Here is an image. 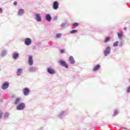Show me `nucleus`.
<instances>
[{
    "mask_svg": "<svg viewBox=\"0 0 130 130\" xmlns=\"http://www.w3.org/2000/svg\"><path fill=\"white\" fill-rule=\"evenodd\" d=\"M67 114L68 113H67V111H61L57 113V116L59 117V118H60V119H62V118H64V117L67 116Z\"/></svg>",
    "mask_w": 130,
    "mask_h": 130,
    "instance_id": "f257e3e1",
    "label": "nucleus"
},
{
    "mask_svg": "<svg viewBox=\"0 0 130 130\" xmlns=\"http://www.w3.org/2000/svg\"><path fill=\"white\" fill-rule=\"evenodd\" d=\"M111 52V47L108 46L106 48L105 50L104 51V54L105 56H108Z\"/></svg>",
    "mask_w": 130,
    "mask_h": 130,
    "instance_id": "f03ea898",
    "label": "nucleus"
},
{
    "mask_svg": "<svg viewBox=\"0 0 130 130\" xmlns=\"http://www.w3.org/2000/svg\"><path fill=\"white\" fill-rule=\"evenodd\" d=\"M25 103H21L18 105L16 107V109L17 110H24V109H25Z\"/></svg>",
    "mask_w": 130,
    "mask_h": 130,
    "instance_id": "7ed1b4c3",
    "label": "nucleus"
},
{
    "mask_svg": "<svg viewBox=\"0 0 130 130\" xmlns=\"http://www.w3.org/2000/svg\"><path fill=\"white\" fill-rule=\"evenodd\" d=\"M59 63L62 66L66 68V69H69V65L67 64V62L64 61L62 59H60L59 61Z\"/></svg>",
    "mask_w": 130,
    "mask_h": 130,
    "instance_id": "20e7f679",
    "label": "nucleus"
},
{
    "mask_svg": "<svg viewBox=\"0 0 130 130\" xmlns=\"http://www.w3.org/2000/svg\"><path fill=\"white\" fill-rule=\"evenodd\" d=\"M9 86L10 83H9L8 81H6L3 84L2 86V89H3V90H7V89L9 88Z\"/></svg>",
    "mask_w": 130,
    "mask_h": 130,
    "instance_id": "39448f33",
    "label": "nucleus"
},
{
    "mask_svg": "<svg viewBox=\"0 0 130 130\" xmlns=\"http://www.w3.org/2000/svg\"><path fill=\"white\" fill-rule=\"evenodd\" d=\"M32 40L29 38H27L24 40V44L27 46L31 45Z\"/></svg>",
    "mask_w": 130,
    "mask_h": 130,
    "instance_id": "423d86ee",
    "label": "nucleus"
},
{
    "mask_svg": "<svg viewBox=\"0 0 130 130\" xmlns=\"http://www.w3.org/2000/svg\"><path fill=\"white\" fill-rule=\"evenodd\" d=\"M12 57L13 59L17 60L20 57V54L18 52L15 51L12 54Z\"/></svg>",
    "mask_w": 130,
    "mask_h": 130,
    "instance_id": "0eeeda50",
    "label": "nucleus"
},
{
    "mask_svg": "<svg viewBox=\"0 0 130 130\" xmlns=\"http://www.w3.org/2000/svg\"><path fill=\"white\" fill-rule=\"evenodd\" d=\"M22 92L24 96H28L30 94V89L27 87L24 88L22 90Z\"/></svg>",
    "mask_w": 130,
    "mask_h": 130,
    "instance_id": "6e6552de",
    "label": "nucleus"
},
{
    "mask_svg": "<svg viewBox=\"0 0 130 130\" xmlns=\"http://www.w3.org/2000/svg\"><path fill=\"white\" fill-rule=\"evenodd\" d=\"M7 54H8V50L7 49H3L0 52V56L1 57H5Z\"/></svg>",
    "mask_w": 130,
    "mask_h": 130,
    "instance_id": "1a4fd4ad",
    "label": "nucleus"
},
{
    "mask_svg": "<svg viewBox=\"0 0 130 130\" xmlns=\"http://www.w3.org/2000/svg\"><path fill=\"white\" fill-rule=\"evenodd\" d=\"M47 72L49 75H54L55 74V71L51 68H48Z\"/></svg>",
    "mask_w": 130,
    "mask_h": 130,
    "instance_id": "9d476101",
    "label": "nucleus"
},
{
    "mask_svg": "<svg viewBox=\"0 0 130 130\" xmlns=\"http://www.w3.org/2000/svg\"><path fill=\"white\" fill-rule=\"evenodd\" d=\"M59 6V4H58V2L57 1H55L53 3V9L54 10H57L58 9V7Z\"/></svg>",
    "mask_w": 130,
    "mask_h": 130,
    "instance_id": "9b49d317",
    "label": "nucleus"
},
{
    "mask_svg": "<svg viewBox=\"0 0 130 130\" xmlns=\"http://www.w3.org/2000/svg\"><path fill=\"white\" fill-rule=\"evenodd\" d=\"M37 70H38L37 67L31 66L29 68V72L30 73H35L37 72Z\"/></svg>",
    "mask_w": 130,
    "mask_h": 130,
    "instance_id": "f8f14e48",
    "label": "nucleus"
},
{
    "mask_svg": "<svg viewBox=\"0 0 130 130\" xmlns=\"http://www.w3.org/2000/svg\"><path fill=\"white\" fill-rule=\"evenodd\" d=\"M45 19L47 22H51V20H52V17L50 14H46Z\"/></svg>",
    "mask_w": 130,
    "mask_h": 130,
    "instance_id": "ddd939ff",
    "label": "nucleus"
},
{
    "mask_svg": "<svg viewBox=\"0 0 130 130\" xmlns=\"http://www.w3.org/2000/svg\"><path fill=\"white\" fill-rule=\"evenodd\" d=\"M100 68H101V66L100 65V64H98L96 66H94L92 69V71L93 72H97V71H99V70H100Z\"/></svg>",
    "mask_w": 130,
    "mask_h": 130,
    "instance_id": "4468645a",
    "label": "nucleus"
},
{
    "mask_svg": "<svg viewBox=\"0 0 130 130\" xmlns=\"http://www.w3.org/2000/svg\"><path fill=\"white\" fill-rule=\"evenodd\" d=\"M28 62L29 66H33L34 61H33V57L32 56H29Z\"/></svg>",
    "mask_w": 130,
    "mask_h": 130,
    "instance_id": "2eb2a0df",
    "label": "nucleus"
},
{
    "mask_svg": "<svg viewBox=\"0 0 130 130\" xmlns=\"http://www.w3.org/2000/svg\"><path fill=\"white\" fill-rule=\"evenodd\" d=\"M36 20L38 22H41V21H42V18H41L40 14H39L38 13H37L36 14Z\"/></svg>",
    "mask_w": 130,
    "mask_h": 130,
    "instance_id": "dca6fc26",
    "label": "nucleus"
},
{
    "mask_svg": "<svg viewBox=\"0 0 130 130\" xmlns=\"http://www.w3.org/2000/svg\"><path fill=\"white\" fill-rule=\"evenodd\" d=\"M69 62L71 64H74L76 63V61H75V59H74V57L73 56H71L69 57Z\"/></svg>",
    "mask_w": 130,
    "mask_h": 130,
    "instance_id": "f3484780",
    "label": "nucleus"
},
{
    "mask_svg": "<svg viewBox=\"0 0 130 130\" xmlns=\"http://www.w3.org/2000/svg\"><path fill=\"white\" fill-rule=\"evenodd\" d=\"M23 74V69H18L16 72L17 76L20 77Z\"/></svg>",
    "mask_w": 130,
    "mask_h": 130,
    "instance_id": "a211bd4d",
    "label": "nucleus"
},
{
    "mask_svg": "<svg viewBox=\"0 0 130 130\" xmlns=\"http://www.w3.org/2000/svg\"><path fill=\"white\" fill-rule=\"evenodd\" d=\"M22 100V99L18 98L16 99L15 102H14V104L15 105H19V104H20V103H21V101Z\"/></svg>",
    "mask_w": 130,
    "mask_h": 130,
    "instance_id": "6ab92c4d",
    "label": "nucleus"
},
{
    "mask_svg": "<svg viewBox=\"0 0 130 130\" xmlns=\"http://www.w3.org/2000/svg\"><path fill=\"white\" fill-rule=\"evenodd\" d=\"M123 31L117 32L118 38L119 39V40H121L122 39V37H123Z\"/></svg>",
    "mask_w": 130,
    "mask_h": 130,
    "instance_id": "aec40b11",
    "label": "nucleus"
},
{
    "mask_svg": "<svg viewBox=\"0 0 130 130\" xmlns=\"http://www.w3.org/2000/svg\"><path fill=\"white\" fill-rule=\"evenodd\" d=\"M24 11L23 9H19L18 12V15L22 16V15H24Z\"/></svg>",
    "mask_w": 130,
    "mask_h": 130,
    "instance_id": "412c9836",
    "label": "nucleus"
},
{
    "mask_svg": "<svg viewBox=\"0 0 130 130\" xmlns=\"http://www.w3.org/2000/svg\"><path fill=\"white\" fill-rule=\"evenodd\" d=\"M9 116H10V113L9 112L5 113L4 116V119H7V118H8V117H9Z\"/></svg>",
    "mask_w": 130,
    "mask_h": 130,
    "instance_id": "4be33fe9",
    "label": "nucleus"
},
{
    "mask_svg": "<svg viewBox=\"0 0 130 130\" xmlns=\"http://www.w3.org/2000/svg\"><path fill=\"white\" fill-rule=\"evenodd\" d=\"M109 41H110V37H108L105 38L104 42H105V43H107Z\"/></svg>",
    "mask_w": 130,
    "mask_h": 130,
    "instance_id": "5701e85b",
    "label": "nucleus"
},
{
    "mask_svg": "<svg viewBox=\"0 0 130 130\" xmlns=\"http://www.w3.org/2000/svg\"><path fill=\"white\" fill-rule=\"evenodd\" d=\"M124 44V43L123 41H120L118 44V46L119 47H122Z\"/></svg>",
    "mask_w": 130,
    "mask_h": 130,
    "instance_id": "b1692460",
    "label": "nucleus"
},
{
    "mask_svg": "<svg viewBox=\"0 0 130 130\" xmlns=\"http://www.w3.org/2000/svg\"><path fill=\"white\" fill-rule=\"evenodd\" d=\"M79 25H80V24L78 22H75L74 23L72 24V26H73V27H78V26H79Z\"/></svg>",
    "mask_w": 130,
    "mask_h": 130,
    "instance_id": "393cba45",
    "label": "nucleus"
},
{
    "mask_svg": "<svg viewBox=\"0 0 130 130\" xmlns=\"http://www.w3.org/2000/svg\"><path fill=\"white\" fill-rule=\"evenodd\" d=\"M78 32V30L77 29H73L70 31L71 34H75V33H77Z\"/></svg>",
    "mask_w": 130,
    "mask_h": 130,
    "instance_id": "a878e982",
    "label": "nucleus"
},
{
    "mask_svg": "<svg viewBox=\"0 0 130 130\" xmlns=\"http://www.w3.org/2000/svg\"><path fill=\"white\" fill-rule=\"evenodd\" d=\"M118 43H119L118 41H116L115 43H114L113 44L114 47H116L117 46H118Z\"/></svg>",
    "mask_w": 130,
    "mask_h": 130,
    "instance_id": "bb28decb",
    "label": "nucleus"
},
{
    "mask_svg": "<svg viewBox=\"0 0 130 130\" xmlns=\"http://www.w3.org/2000/svg\"><path fill=\"white\" fill-rule=\"evenodd\" d=\"M62 35L60 33H58L56 35V38H60V37L62 36Z\"/></svg>",
    "mask_w": 130,
    "mask_h": 130,
    "instance_id": "cd10ccee",
    "label": "nucleus"
},
{
    "mask_svg": "<svg viewBox=\"0 0 130 130\" xmlns=\"http://www.w3.org/2000/svg\"><path fill=\"white\" fill-rule=\"evenodd\" d=\"M117 114H118V111H117V110H115L114 112L113 116H116Z\"/></svg>",
    "mask_w": 130,
    "mask_h": 130,
    "instance_id": "c85d7f7f",
    "label": "nucleus"
},
{
    "mask_svg": "<svg viewBox=\"0 0 130 130\" xmlns=\"http://www.w3.org/2000/svg\"><path fill=\"white\" fill-rule=\"evenodd\" d=\"M66 25H67V23H62L60 24L61 28H63V27H66Z\"/></svg>",
    "mask_w": 130,
    "mask_h": 130,
    "instance_id": "c756f323",
    "label": "nucleus"
},
{
    "mask_svg": "<svg viewBox=\"0 0 130 130\" xmlns=\"http://www.w3.org/2000/svg\"><path fill=\"white\" fill-rule=\"evenodd\" d=\"M3 114L4 113H3V111H0V119H2V117H3Z\"/></svg>",
    "mask_w": 130,
    "mask_h": 130,
    "instance_id": "7c9ffc66",
    "label": "nucleus"
},
{
    "mask_svg": "<svg viewBox=\"0 0 130 130\" xmlns=\"http://www.w3.org/2000/svg\"><path fill=\"white\" fill-rule=\"evenodd\" d=\"M127 93H129L130 92V86H128L127 88V91H126Z\"/></svg>",
    "mask_w": 130,
    "mask_h": 130,
    "instance_id": "2f4dec72",
    "label": "nucleus"
},
{
    "mask_svg": "<svg viewBox=\"0 0 130 130\" xmlns=\"http://www.w3.org/2000/svg\"><path fill=\"white\" fill-rule=\"evenodd\" d=\"M60 52L61 53H64V50H63V49H60Z\"/></svg>",
    "mask_w": 130,
    "mask_h": 130,
    "instance_id": "473e14b6",
    "label": "nucleus"
},
{
    "mask_svg": "<svg viewBox=\"0 0 130 130\" xmlns=\"http://www.w3.org/2000/svg\"><path fill=\"white\" fill-rule=\"evenodd\" d=\"M17 4H18V3L17 2H14V3H13L14 6H17Z\"/></svg>",
    "mask_w": 130,
    "mask_h": 130,
    "instance_id": "72a5a7b5",
    "label": "nucleus"
},
{
    "mask_svg": "<svg viewBox=\"0 0 130 130\" xmlns=\"http://www.w3.org/2000/svg\"><path fill=\"white\" fill-rule=\"evenodd\" d=\"M1 13H3V9L0 8V14H1Z\"/></svg>",
    "mask_w": 130,
    "mask_h": 130,
    "instance_id": "f704fd0d",
    "label": "nucleus"
},
{
    "mask_svg": "<svg viewBox=\"0 0 130 130\" xmlns=\"http://www.w3.org/2000/svg\"><path fill=\"white\" fill-rule=\"evenodd\" d=\"M54 20H57V16H54Z\"/></svg>",
    "mask_w": 130,
    "mask_h": 130,
    "instance_id": "c9c22d12",
    "label": "nucleus"
},
{
    "mask_svg": "<svg viewBox=\"0 0 130 130\" xmlns=\"http://www.w3.org/2000/svg\"><path fill=\"white\" fill-rule=\"evenodd\" d=\"M122 129L127 130V129L126 127H122Z\"/></svg>",
    "mask_w": 130,
    "mask_h": 130,
    "instance_id": "e433bc0d",
    "label": "nucleus"
},
{
    "mask_svg": "<svg viewBox=\"0 0 130 130\" xmlns=\"http://www.w3.org/2000/svg\"><path fill=\"white\" fill-rule=\"evenodd\" d=\"M39 130H43V127H42L40 128Z\"/></svg>",
    "mask_w": 130,
    "mask_h": 130,
    "instance_id": "4c0bfd02",
    "label": "nucleus"
},
{
    "mask_svg": "<svg viewBox=\"0 0 130 130\" xmlns=\"http://www.w3.org/2000/svg\"><path fill=\"white\" fill-rule=\"evenodd\" d=\"M124 30H126V27H124Z\"/></svg>",
    "mask_w": 130,
    "mask_h": 130,
    "instance_id": "58836bf2",
    "label": "nucleus"
},
{
    "mask_svg": "<svg viewBox=\"0 0 130 130\" xmlns=\"http://www.w3.org/2000/svg\"><path fill=\"white\" fill-rule=\"evenodd\" d=\"M0 72H1V69H0Z\"/></svg>",
    "mask_w": 130,
    "mask_h": 130,
    "instance_id": "ea45409f",
    "label": "nucleus"
}]
</instances>
